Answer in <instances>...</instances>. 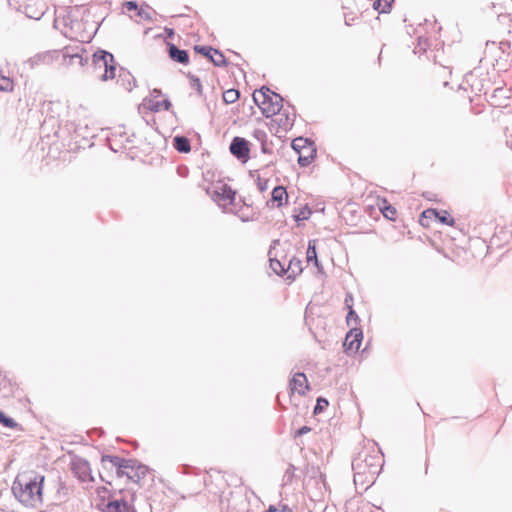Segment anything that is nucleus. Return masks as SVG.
Returning <instances> with one entry per match:
<instances>
[{"instance_id": "nucleus-14", "label": "nucleus", "mask_w": 512, "mask_h": 512, "mask_svg": "<svg viewBox=\"0 0 512 512\" xmlns=\"http://www.w3.org/2000/svg\"><path fill=\"white\" fill-rule=\"evenodd\" d=\"M306 259L308 263H313L319 273H323V266L318 260L316 250V240H309L308 248L306 253Z\"/></svg>"}, {"instance_id": "nucleus-35", "label": "nucleus", "mask_w": 512, "mask_h": 512, "mask_svg": "<svg viewBox=\"0 0 512 512\" xmlns=\"http://www.w3.org/2000/svg\"><path fill=\"white\" fill-rule=\"evenodd\" d=\"M329 402L326 398L319 397L317 399L316 405L314 407V414L321 413L326 407H328Z\"/></svg>"}, {"instance_id": "nucleus-20", "label": "nucleus", "mask_w": 512, "mask_h": 512, "mask_svg": "<svg viewBox=\"0 0 512 512\" xmlns=\"http://www.w3.org/2000/svg\"><path fill=\"white\" fill-rule=\"evenodd\" d=\"M437 215V209H434V208H428L426 210H424L422 213H421V216H420V219H419V222L420 224L423 226V227H429L430 225V220L432 219H435L434 216Z\"/></svg>"}, {"instance_id": "nucleus-27", "label": "nucleus", "mask_w": 512, "mask_h": 512, "mask_svg": "<svg viewBox=\"0 0 512 512\" xmlns=\"http://www.w3.org/2000/svg\"><path fill=\"white\" fill-rule=\"evenodd\" d=\"M151 12H155L148 4H143L141 7H138L137 15L144 20L152 21Z\"/></svg>"}, {"instance_id": "nucleus-36", "label": "nucleus", "mask_w": 512, "mask_h": 512, "mask_svg": "<svg viewBox=\"0 0 512 512\" xmlns=\"http://www.w3.org/2000/svg\"><path fill=\"white\" fill-rule=\"evenodd\" d=\"M279 125L287 128L293 125V119L290 118L288 113H283L279 119Z\"/></svg>"}, {"instance_id": "nucleus-19", "label": "nucleus", "mask_w": 512, "mask_h": 512, "mask_svg": "<svg viewBox=\"0 0 512 512\" xmlns=\"http://www.w3.org/2000/svg\"><path fill=\"white\" fill-rule=\"evenodd\" d=\"M119 77L122 81L123 87L127 91H132V89L136 86V80L129 72L121 70Z\"/></svg>"}, {"instance_id": "nucleus-17", "label": "nucleus", "mask_w": 512, "mask_h": 512, "mask_svg": "<svg viewBox=\"0 0 512 512\" xmlns=\"http://www.w3.org/2000/svg\"><path fill=\"white\" fill-rule=\"evenodd\" d=\"M173 147L179 153H188L191 150L190 140L186 136L177 135L173 138Z\"/></svg>"}, {"instance_id": "nucleus-43", "label": "nucleus", "mask_w": 512, "mask_h": 512, "mask_svg": "<svg viewBox=\"0 0 512 512\" xmlns=\"http://www.w3.org/2000/svg\"><path fill=\"white\" fill-rule=\"evenodd\" d=\"M509 46H510V44H509L508 42H501V43H500V48H501L502 50H504V49H505V47H509Z\"/></svg>"}, {"instance_id": "nucleus-45", "label": "nucleus", "mask_w": 512, "mask_h": 512, "mask_svg": "<svg viewBox=\"0 0 512 512\" xmlns=\"http://www.w3.org/2000/svg\"><path fill=\"white\" fill-rule=\"evenodd\" d=\"M424 196L428 199V200H431L432 199V195H430L429 192L425 193Z\"/></svg>"}, {"instance_id": "nucleus-21", "label": "nucleus", "mask_w": 512, "mask_h": 512, "mask_svg": "<svg viewBox=\"0 0 512 512\" xmlns=\"http://www.w3.org/2000/svg\"><path fill=\"white\" fill-rule=\"evenodd\" d=\"M394 0H374L373 8L379 13H389Z\"/></svg>"}, {"instance_id": "nucleus-26", "label": "nucleus", "mask_w": 512, "mask_h": 512, "mask_svg": "<svg viewBox=\"0 0 512 512\" xmlns=\"http://www.w3.org/2000/svg\"><path fill=\"white\" fill-rule=\"evenodd\" d=\"M171 106H172V104H171L170 100L168 98H166V99H163L162 101L153 102L150 109L153 112H159L161 110L168 111V110H170Z\"/></svg>"}, {"instance_id": "nucleus-34", "label": "nucleus", "mask_w": 512, "mask_h": 512, "mask_svg": "<svg viewBox=\"0 0 512 512\" xmlns=\"http://www.w3.org/2000/svg\"><path fill=\"white\" fill-rule=\"evenodd\" d=\"M295 466L293 464H289L288 468L286 469L284 475H283V481L284 484H290L293 481L294 478V472H295Z\"/></svg>"}, {"instance_id": "nucleus-4", "label": "nucleus", "mask_w": 512, "mask_h": 512, "mask_svg": "<svg viewBox=\"0 0 512 512\" xmlns=\"http://www.w3.org/2000/svg\"><path fill=\"white\" fill-rule=\"evenodd\" d=\"M92 65L94 74L102 81L115 77L116 64L113 54L105 50H98L93 54Z\"/></svg>"}, {"instance_id": "nucleus-1", "label": "nucleus", "mask_w": 512, "mask_h": 512, "mask_svg": "<svg viewBox=\"0 0 512 512\" xmlns=\"http://www.w3.org/2000/svg\"><path fill=\"white\" fill-rule=\"evenodd\" d=\"M45 477L40 474L17 476L12 485L15 498L26 507L38 508L43 503Z\"/></svg>"}, {"instance_id": "nucleus-30", "label": "nucleus", "mask_w": 512, "mask_h": 512, "mask_svg": "<svg viewBox=\"0 0 512 512\" xmlns=\"http://www.w3.org/2000/svg\"><path fill=\"white\" fill-rule=\"evenodd\" d=\"M0 424L10 429H14L18 426V423L13 418L7 416L3 411H0Z\"/></svg>"}, {"instance_id": "nucleus-40", "label": "nucleus", "mask_w": 512, "mask_h": 512, "mask_svg": "<svg viewBox=\"0 0 512 512\" xmlns=\"http://www.w3.org/2000/svg\"><path fill=\"white\" fill-rule=\"evenodd\" d=\"M311 431V428L308 426H302L295 432V437H300Z\"/></svg>"}, {"instance_id": "nucleus-29", "label": "nucleus", "mask_w": 512, "mask_h": 512, "mask_svg": "<svg viewBox=\"0 0 512 512\" xmlns=\"http://www.w3.org/2000/svg\"><path fill=\"white\" fill-rule=\"evenodd\" d=\"M270 268L273 270L274 273L277 275L286 274V268L284 264H282L278 259L271 258L270 259Z\"/></svg>"}, {"instance_id": "nucleus-46", "label": "nucleus", "mask_w": 512, "mask_h": 512, "mask_svg": "<svg viewBox=\"0 0 512 512\" xmlns=\"http://www.w3.org/2000/svg\"><path fill=\"white\" fill-rule=\"evenodd\" d=\"M424 196L428 199V200H431L432 199V195H430L429 192L425 193Z\"/></svg>"}, {"instance_id": "nucleus-2", "label": "nucleus", "mask_w": 512, "mask_h": 512, "mask_svg": "<svg viewBox=\"0 0 512 512\" xmlns=\"http://www.w3.org/2000/svg\"><path fill=\"white\" fill-rule=\"evenodd\" d=\"M351 465L354 483L369 484L373 483L375 476L378 475L379 458L364 451L353 458Z\"/></svg>"}, {"instance_id": "nucleus-47", "label": "nucleus", "mask_w": 512, "mask_h": 512, "mask_svg": "<svg viewBox=\"0 0 512 512\" xmlns=\"http://www.w3.org/2000/svg\"><path fill=\"white\" fill-rule=\"evenodd\" d=\"M111 150L117 151L112 145L110 146Z\"/></svg>"}, {"instance_id": "nucleus-23", "label": "nucleus", "mask_w": 512, "mask_h": 512, "mask_svg": "<svg viewBox=\"0 0 512 512\" xmlns=\"http://www.w3.org/2000/svg\"><path fill=\"white\" fill-rule=\"evenodd\" d=\"M383 216L389 220H395L397 211L396 208L389 204L386 200L383 202V206L380 208Z\"/></svg>"}, {"instance_id": "nucleus-33", "label": "nucleus", "mask_w": 512, "mask_h": 512, "mask_svg": "<svg viewBox=\"0 0 512 512\" xmlns=\"http://www.w3.org/2000/svg\"><path fill=\"white\" fill-rule=\"evenodd\" d=\"M13 90V81L5 76L0 79V91L8 92Z\"/></svg>"}, {"instance_id": "nucleus-22", "label": "nucleus", "mask_w": 512, "mask_h": 512, "mask_svg": "<svg viewBox=\"0 0 512 512\" xmlns=\"http://www.w3.org/2000/svg\"><path fill=\"white\" fill-rule=\"evenodd\" d=\"M441 224L454 226L455 220L446 210H437V215L434 216Z\"/></svg>"}, {"instance_id": "nucleus-38", "label": "nucleus", "mask_w": 512, "mask_h": 512, "mask_svg": "<svg viewBox=\"0 0 512 512\" xmlns=\"http://www.w3.org/2000/svg\"><path fill=\"white\" fill-rule=\"evenodd\" d=\"M266 512H293V511L287 505H281V507L279 509H277L276 507L271 505Z\"/></svg>"}, {"instance_id": "nucleus-3", "label": "nucleus", "mask_w": 512, "mask_h": 512, "mask_svg": "<svg viewBox=\"0 0 512 512\" xmlns=\"http://www.w3.org/2000/svg\"><path fill=\"white\" fill-rule=\"evenodd\" d=\"M253 101L260 108L266 118L280 114L283 109V98L280 94L272 92L268 87L262 86L253 93Z\"/></svg>"}, {"instance_id": "nucleus-37", "label": "nucleus", "mask_w": 512, "mask_h": 512, "mask_svg": "<svg viewBox=\"0 0 512 512\" xmlns=\"http://www.w3.org/2000/svg\"><path fill=\"white\" fill-rule=\"evenodd\" d=\"M256 183H257L258 190L260 192H264L268 189V180L267 179H262L260 176H258Z\"/></svg>"}, {"instance_id": "nucleus-25", "label": "nucleus", "mask_w": 512, "mask_h": 512, "mask_svg": "<svg viewBox=\"0 0 512 512\" xmlns=\"http://www.w3.org/2000/svg\"><path fill=\"white\" fill-rule=\"evenodd\" d=\"M240 97V92L237 89H228L223 92V101L226 104H232L236 102Z\"/></svg>"}, {"instance_id": "nucleus-5", "label": "nucleus", "mask_w": 512, "mask_h": 512, "mask_svg": "<svg viewBox=\"0 0 512 512\" xmlns=\"http://www.w3.org/2000/svg\"><path fill=\"white\" fill-rule=\"evenodd\" d=\"M291 146L293 150L299 154L298 164L301 167L309 166L316 157L317 151L314 147V143L308 138L297 137L292 141Z\"/></svg>"}, {"instance_id": "nucleus-8", "label": "nucleus", "mask_w": 512, "mask_h": 512, "mask_svg": "<svg viewBox=\"0 0 512 512\" xmlns=\"http://www.w3.org/2000/svg\"><path fill=\"white\" fill-rule=\"evenodd\" d=\"M194 51L208 58L216 67H224L227 65V61L223 53L211 46L195 45Z\"/></svg>"}, {"instance_id": "nucleus-24", "label": "nucleus", "mask_w": 512, "mask_h": 512, "mask_svg": "<svg viewBox=\"0 0 512 512\" xmlns=\"http://www.w3.org/2000/svg\"><path fill=\"white\" fill-rule=\"evenodd\" d=\"M312 214V211L308 205L303 206L298 210V212L295 210V213L293 215L296 222L308 220L310 215Z\"/></svg>"}, {"instance_id": "nucleus-6", "label": "nucleus", "mask_w": 512, "mask_h": 512, "mask_svg": "<svg viewBox=\"0 0 512 512\" xmlns=\"http://www.w3.org/2000/svg\"><path fill=\"white\" fill-rule=\"evenodd\" d=\"M235 199L236 192L226 184L222 185L219 190H215L213 194V200L225 211H232L229 206L234 205Z\"/></svg>"}, {"instance_id": "nucleus-11", "label": "nucleus", "mask_w": 512, "mask_h": 512, "mask_svg": "<svg viewBox=\"0 0 512 512\" xmlns=\"http://www.w3.org/2000/svg\"><path fill=\"white\" fill-rule=\"evenodd\" d=\"M167 52L172 61L183 65L189 64V54L187 50L180 49L174 43H167Z\"/></svg>"}, {"instance_id": "nucleus-7", "label": "nucleus", "mask_w": 512, "mask_h": 512, "mask_svg": "<svg viewBox=\"0 0 512 512\" xmlns=\"http://www.w3.org/2000/svg\"><path fill=\"white\" fill-rule=\"evenodd\" d=\"M230 153L239 161L245 163L249 159L250 142L242 137H234L229 146Z\"/></svg>"}, {"instance_id": "nucleus-18", "label": "nucleus", "mask_w": 512, "mask_h": 512, "mask_svg": "<svg viewBox=\"0 0 512 512\" xmlns=\"http://www.w3.org/2000/svg\"><path fill=\"white\" fill-rule=\"evenodd\" d=\"M106 512H129V507L125 499L109 501L106 504Z\"/></svg>"}, {"instance_id": "nucleus-44", "label": "nucleus", "mask_w": 512, "mask_h": 512, "mask_svg": "<svg viewBox=\"0 0 512 512\" xmlns=\"http://www.w3.org/2000/svg\"><path fill=\"white\" fill-rule=\"evenodd\" d=\"M165 31L168 33L169 36H172L174 34L173 29L166 28Z\"/></svg>"}, {"instance_id": "nucleus-42", "label": "nucleus", "mask_w": 512, "mask_h": 512, "mask_svg": "<svg viewBox=\"0 0 512 512\" xmlns=\"http://www.w3.org/2000/svg\"><path fill=\"white\" fill-rule=\"evenodd\" d=\"M261 150L263 153H270V150L265 143H262Z\"/></svg>"}, {"instance_id": "nucleus-16", "label": "nucleus", "mask_w": 512, "mask_h": 512, "mask_svg": "<svg viewBox=\"0 0 512 512\" xmlns=\"http://www.w3.org/2000/svg\"><path fill=\"white\" fill-rule=\"evenodd\" d=\"M302 261L293 257L286 268L287 278L294 280L302 272Z\"/></svg>"}, {"instance_id": "nucleus-32", "label": "nucleus", "mask_w": 512, "mask_h": 512, "mask_svg": "<svg viewBox=\"0 0 512 512\" xmlns=\"http://www.w3.org/2000/svg\"><path fill=\"white\" fill-rule=\"evenodd\" d=\"M348 308H349V310H348V313L346 316L347 325L351 326L352 323L357 324L360 321V319H359L356 311L351 306H348Z\"/></svg>"}, {"instance_id": "nucleus-28", "label": "nucleus", "mask_w": 512, "mask_h": 512, "mask_svg": "<svg viewBox=\"0 0 512 512\" xmlns=\"http://www.w3.org/2000/svg\"><path fill=\"white\" fill-rule=\"evenodd\" d=\"M56 487H57V492H56V498L58 501H63L67 494H68V489L66 487V484L61 481L60 479L56 482Z\"/></svg>"}, {"instance_id": "nucleus-10", "label": "nucleus", "mask_w": 512, "mask_h": 512, "mask_svg": "<svg viewBox=\"0 0 512 512\" xmlns=\"http://www.w3.org/2000/svg\"><path fill=\"white\" fill-rule=\"evenodd\" d=\"M134 462L133 464L126 465L125 469L129 471H125L124 476H127L128 479L132 480L133 482H139L141 479H143L148 472V467L144 464H141L136 459H132Z\"/></svg>"}, {"instance_id": "nucleus-13", "label": "nucleus", "mask_w": 512, "mask_h": 512, "mask_svg": "<svg viewBox=\"0 0 512 512\" xmlns=\"http://www.w3.org/2000/svg\"><path fill=\"white\" fill-rule=\"evenodd\" d=\"M293 391H297L300 395L305 394V390L309 388L306 375L302 372L296 373L290 381Z\"/></svg>"}, {"instance_id": "nucleus-41", "label": "nucleus", "mask_w": 512, "mask_h": 512, "mask_svg": "<svg viewBox=\"0 0 512 512\" xmlns=\"http://www.w3.org/2000/svg\"><path fill=\"white\" fill-rule=\"evenodd\" d=\"M162 94L161 90L158 89V88H154L151 92H150V95L153 97V98H158L160 97Z\"/></svg>"}, {"instance_id": "nucleus-9", "label": "nucleus", "mask_w": 512, "mask_h": 512, "mask_svg": "<svg viewBox=\"0 0 512 512\" xmlns=\"http://www.w3.org/2000/svg\"><path fill=\"white\" fill-rule=\"evenodd\" d=\"M363 339V332L360 328L353 327L346 334L343 348L347 355L358 352Z\"/></svg>"}, {"instance_id": "nucleus-39", "label": "nucleus", "mask_w": 512, "mask_h": 512, "mask_svg": "<svg viewBox=\"0 0 512 512\" xmlns=\"http://www.w3.org/2000/svg\"><path fill=\"white\" fill-rule=\"evenodd\" d=\"M123 7L126 8L129 11H136L138 10V3L136 1H126L123 3Z\"/></svg>"}, {"instance_id": "nucleus-12", "label": "nucleus", "mask_w": 512, "mask_h": 512, "mask_svg": "<svg viewBox=\"0 0 512 512\" xmlns=\"http://www.w3.org/2000/svg\"><path fill=\"white\" fill-rule=\"evenodd\" d=\"M102 463L110 462L117 468L116 474L118 477H123L125 474L126 465L133 464L132 459H125L115 455H103L101 458Z\"/></svg>"}, {"instance_id": "nucleus-15", "label": "nucleus", "mask_w": 512, "mask_h": 512, "mask_svg": "<svg viewBox=\"0 0 512 512\" xmlns=\"http://www.w3.org/2000/svg\"><path fill=\"white\" fill-rule=\"evenodd\" d=\"M288 194L286 189L283 186H276L272 190L271 200L276 202L277 207H282L287 203Z\"/></svg>"}, {"instance_id": "nucleus-31", "label": "nucleus", "mask_w": 512, "mask_h": 512, "mask_svg": "<svg viewBox=\"0 0 512 512\" xmlns=\"http://www.w3.org/2000/svg\"><path fill=\"white\" fill-rule=\"evenodd\" d=\"M188 77L190 79L191 87L197 91L199 96H202L203 89H202V84H201L200 79L197 76L190 74V73L188 74Z\"/></svg>"}]
</instances>
